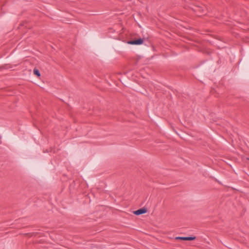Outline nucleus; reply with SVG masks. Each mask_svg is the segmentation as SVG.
I'll return each mask as SVG.
<instances>
[{"instance_id": "obj_1", "label": "nucleus", "mask_w": 249, "mask_h": 249, "mask_svg": "<svg viewBox=\"0 0 249 249\" xmlns=\"http://www.w3.org/2000/svg\"><path fill=\"white\" fill-rule=\"evenodd\" d=\"M143 42V40L142 38H139L135 40H131L128 41V44L131 45H141L142 44Z\"/></svg>"}, {"instance_id": "obj_2", "label": "nucleus", "mask_w": 249, "mask_h": 249, "mask_svg": "<svg viewBox=\"0 0 249 249\" xmlns=\"http://www.w3.org/2000/svg\"><path fill=\"white\" fill-rule=\"evenodd\" d=\"M147 212V210L145 208H141L140 209L137 211H135L134 212V213L136 215H139L142 214H143L146 213Z\"/></svg>"}, {"instance_id": "obj_3", "label": "nucleus", "mask_w": 249, "mask_h": 249, "mask_svg": "<svg viewBox=\"0 0 249 249\" xmlns=\"http://www.w3.org/2000/svg\"><path fill=\"white\" fill-rule=\"evenodd\" d=\"M196 238L195 236H191V237H177L176 238V239H180L182 240H189L192 241L194 240Z\"/></svg>"}, {"instance_id": "obj_4", "label": "nucleus", "mask_w": 249, "mask_h": 249, "mask_svg": "<svg viewBox=\"0 0 249 249\" xmlns=\"http://www.w3.org/2000/svg\"><path fill=\"white\" fill-rule=\"evenodd\" d=\"M194 11L196 12L197 13V14H198V16H201L200 15H199L198 12H203V9H202L201 7H196V8L195 9H194Z\"/></svg>"}, {"instance_id": "obj_5", "label": "nucleus", "mask_w": 249, "mask_h": 249, "mask_svg": "<svg viewBox=\"0 0 249 249\" xmlns=\"http://www.w3.org/2000/svg\"><path fill=\"white\" fill-rule=\"evenodd\" d=\"M33 71H34V73L35 75H37L38 77H39L40 76V72L38 70L35 69Z\"/></svg>"}]
</instances>
